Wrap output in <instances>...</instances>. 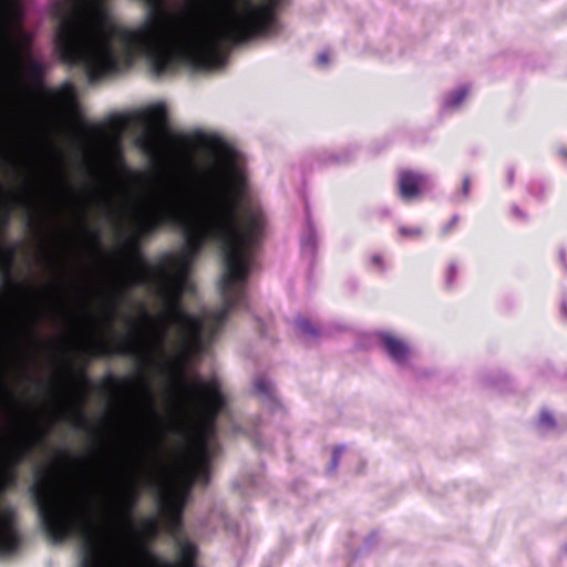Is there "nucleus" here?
<instances>
[{"label":"nucleus","mask_w":567,"mask_h":567,"mask_svg":"<svg viewBox=\"0 0 567 567\" xmlns=\"http://www.w3.org/2000/svg\"><path fill=\"white\" fill-rule=\"evenodd\" d=\"M197 142L199 166L165 172L130 207L140 235L169 227L182 237L179 249L164 254L156 266L140 257L132 278L165 309V322L150 337L151 352H165L171 327L178 352L202 354L231 312L250 311L247 278L259 265L267 216L249 184L244 154L217 135L199 133Z\"/></svg>","instance_id":"1"},{"label":"nucleus","mask_w":567,"mask_h":567,"mask_svg":"<svg viewBox=\"0 0 567 567\" xmlns=\"http://www.w3.org/2000/svg\"><path fill=\"white\" fill-rule=\"evenodd\" d=\"M178 392L186 419L184 436L187 447L167 474L165 496L181 507L195 484L207 485L209 482V463L220 451L217 441L218 417L225 419L221 425L225 431L236 435L245 434L260 447L264 444L259 437L260 419H251L246 426L239 423L228 406V399L217 375L205 379L194 372L190 380L181 379Z\"/></svg>","instance_id":"2"},{"label":"nucleus","mask_w":567,"mask_h":567,"mask_svg":"<svg viewBox=\"0 0 567 567\" xmlns=\"http://www.w3.org/2000/svg\"><path fill=\"white\" fill-rule=\"evenodd\" d=\"M377 337L381 350L400 371L413 370L414 350L406 339L390 331H380Z\"/></svg>","instance_id":"3"},{"label":"nucleus","mask_w":567,"mask_h":567,"mask_svg":"<svg viewBox=\"0 0 567 567\" xmlns=\"http://www.w3.org/2000/svg\"><path fill=\"white\" fill-rule=\"evenodd\" d=\"M432 186V177L421 172L405 169L398 175L399 196L406 203L416 199L422 192Z\"/></svg>","instance_id":"4"},{"label":"nucleus","mask_w":567,"mask_h":567,"mask_svg":"<svg viewBox=\"0 0 567 567\" xmlns=\"http://www.w3.org/2000/svg\"><path fill=\"white\" fill-rule=\"evenodd\" d=\"M252 388L255 394L261 400L262 404L268 410L276 412L277 410L282 409V405L277 396L276 386L267 374H257L252 381Z\"/></svg>","instance_id":"5"},{"label":"nucleus","mask_w":567,"mask_h":567,"mask_svg":"<svg viewBox=\"0 0 567 567\" xmlns=\"http://www.w3.org/2000/svg\"><path fill=\"white\" fill-rule=\"evenodd\" d=\"M318 249V234L317 229L307 214L303 228L300 234V250L302 258L312 264Z\"/></svg>","instance_id":"6"},{"label":"nucleus","mask_w":567,"mask_h":567,"mask_svg":"<svg viewBox=\"0 0 567 567\" xmlns=\"http://www.w3.org/2000/svg\"><path fill=\"white\" fill-rule=\"evenodd\" d=\"M100 147L114 163L123 162V133L121 130L106 133L101 137Z\"/></svg>","instance_id":"7"},{"label":"nucleus","mask_w":567,"mask_h":567,"mask_svg":"<svg viewBox=\"0 0 567 567\" xmlns=\"http://www.w3.org/2000/svg\"><path fill=\"white\" fill-rule=\"evenodd\" d=\"M354 156V148L347 147L340 151H322L317 156V166L344 165Z\"/></svg>","instance_id":"8"},{"label":"nucleus","mask_w":567,"mask_h":567,"mask_svg":"<svg viewBox=\"0 0 567 567\" xmlns=\"http://www.w3.org/2000/svg\"><path fill=\"white\" fill-rule=\"evenodd\" d=\"M470 93V85L461 84L447 93L441 99V107L444 112H454L461 107L466 96Z\"/></svg>","instance_id":"9"},{"label":"nucleus","mask_w":567,"mask_h":567,"mask_svg":"<svg viewBox=\"0 0 567 567\" xmlns=\"http://www.w3.org/2000/svg\"><path fill=\"white\" fill-rule=\"evenodd\" d=\"M296 328L300 334L311 340L318 339L323 333L321 328L306 318H298L296 320Z\"/></svg>","instance_id":"10"},{"label":"nucleus","mask_w":567,"mask_h":567,"mask_svg":"<svg viewBox=\"0 0 567 567\" xmlns=\"http://www.w3.org/2000/svg\"><path fill=\"white\" fill-rule=\"evenodd\" d=\"M537 427L544 433L554 432L557 427L554 415L548 410H543L537 420Z\"/></svg>","instance_id":"11"},{"label":"nucleus","mask_w":567,"mask_h":567,"mask_svg":"<svg viewBox=\"0 0 567 567\" xmlns=\"http://www.w3.org/2000/svg\"><path fill=\"white\" fill-rule=\"evenodd\" d=\"M398 231L402 237H406V238H419L423 234L422 228L419 226H413V227L400 226L398 228Z\"/></svg>","instance_id":"12"},{"label":"nucleus","mask_w":567,"mask_h":567,"mask_svg":"<svg viewBox=\"0 0 567 567\" xmlns=\"http://www.w3.org/2000/svg\"><path fill=\"white\" fill-rule=\"evenodd\" d=\"M343 451H344V446L343 445L337 446L332 451V457H331V461H330V464H329V467H328V472L329 473H333L337 470V467L339 465L340 457H341Z\"/></svg>","instance_id":"13"},{"label":"nucleus","mask_w":567,"mask_h":567,"mask_svg":"<svg viewBox=\"0 0 567 567\" xmlns=\"http://www.w3.org/2000/svg\"><path fill=\"white\" fill-rule=\"evenodd\" d=\"M457 276V267L454 262H451L447 266V269L445 271V285L447 287H452Z\"/></svg>","instance_id":"14"},{"label":"nucleus","mask_w":567,"mask_h":567,"mask_svg":"<svg viewBox=\"0 0 567 567\" xmlns=\"http://www.w3.org/2000/svg\"><path fill=\"white\" fill-rule=\"evenodd\" d=\"M458 219L457 215L452 216V218L441 227L440 235L442 237L447 236L456 227Z\"/></svg>","instance_id":"15"},{"label":"nucleus","mask_w":567,"mask_h":567,"mask_svg":"<svg viewBox=\"0 0 567 567\" xmlns=\"http://www.w3.org/2000/svg\"><path fill=\"white\" fill-rule=\"evenodd\" d=\"M55 178H56V182L64 188H68L69 185H68V181H66V176H65V173H64V169H63V166H62V163L61 161L59 159L58 164H56V167H55Z\"/></svg>","instance_id":"16"},{"label":"nucleus","mask_w":567,"mask_h":567,"mask_svg":"<svg viewBox=\"0 0 567 567\" xmlns=\"http://www.w3.org/2000/svg\"><path fill=\"white\" fill-rule=\"evenodd\" d=\"M370 262H371V266L380 271V272H383L385 270V264H384V260H383V257L379 254H374L371 259H370Z\"/></svg>","instance_id":"17"},{"label":"nucleus","mask_w":567,"mask_h":567,"mask_svg":"<svg viewBox=\"0 0 567 567\" xmlns=\"http://www.w3.org/2000/svg\"><path fill=\"white\" fill-rule=\"evenodd\" d=\"M258 480L257 477L252 476V475H248L244 481L243 483L238 484V488H243V489H247L248 487H256L258 485Z\"/></svg>","instance_id":"18"},{"label":"nucleus","mask_w":567,"mask_h":567,"mask_svg":"<svg viewBox=\"0 0 567 567\" xmlns=\"http://www.w3.org/2000/svg\"><path fill=\"white\" fill-rule=\"evenodd\" d=\"M220 522L223 523L224 527L230 532H236L237 530V524L234 523V522H230L226 516H224L223 514H220Z\"/></svg>","instance_id":"19"},{"label":"nucleus","mask_w":567,"mask_h":567,"mask_svg":"<svg viewBox=\"0 0 567 567\" xmlns=\"http://www.w3.org/2000/svg\"><path fill=\"white\" fill-rule=\"evenodd\" d=\"M511 213L512 216L517 219L525 220L527 218L526 214L517 205H513L511 207Z\"/></svg>","instance_id":"20"},{"label":"nucleus","mask_w":567,"mask_h":567,"mask_svg":"<svg viewBox=\"0 0 567 567\" xmlns=\"http://www.w3.org/2000/svg\"><path fill=\"white\" fill-rule=\"evenodd\" d=\"M468 194H470V178L468 177H464L463 178L461 196L463 198H466L468 196Z\"/></svg>","instance_id":"21"},{"label":"nucleus","mask_w":567,"mask_h":567,"mask_svg":"<svg viewBox=\"0 0 567 567\" xmlns=\"http://www.w3.org/2000/svg\"><path fill=\"white\" fill-rule=\"evenodd\" d=\"M535 186H536V185H534V184H533V185H530V187H529V192H530L533 195L537 196V197H542V196L544 195V193H545V186H544V185H542V184H537V186H538L537 190H535V189H534V187H535Z\"/></svg>","instance_id":"22"},{"label":"nucleus","mask_w":567,"mask_h":567,"mask_svg":"<svg viewBox=\"0 0 567 567\" xmlns=\"http://www.w3.org/2000/svg\"><path fill=\"white\" fill-rule=\"evenodd\" d=\"M506 181L508 186H513L515 182V169L514 167H508L506 173Z\"/></svg>","instance_id":"23"},{"label":"nucleus","mask_w":567,"mask_h":567,"mask_svg":"<svg viewBox=\"0 0 567 567\" xmlns=\"http://www.w3.org/2000/svg\"><path fill=\"white\" fill-rule=\"evenodd\" d=\"M329 62V56L327 53L324 52H321L318 56H317V63L318 65L320 66H326Z\"/></svg>","instance_id":"24"},{"label":"nucleus","mask_w":567,"mask_h":567,"mask_svg":"<svg viewBox=\"0 0 567 567\" xmlns=\"http://www.w3.org/2000/svg\"><path fill=\"white\" fill-rule=\"evenodd\" d=\"M559 259H560V262H561L565 271H567V259H566V250H565V248H560L559 249Z\"/></svg>","instance_id":"25"},{"label":"nucleus","mask_w":567,"mask_h":567,"mask_svg":"<svg viewBox=\"0 0 567 567\" xmlns=\"http://www.w3.org/2000/svg\"><path fill=\"white\" fill-rule=\"evenodd\" d=\"M145 392H146L145 395H146V400H147V404H148V408L151 410V413L155 414V410H154V405H153V399H152L151 394L147 391H145Z\"/></svg>","instance_id":"26"},{"label":"nucleus","mask_w":567,"mask_h":567,"mask_svg":"<svg viewBox=\"0 0 567 567\" xmlns=\"http://www.w3.org/2000/svg\"><path fill=\"white\" fill-rule=\"evenodd\" d=\"M121 351L125 354H132L134 350L131 347H123Z\"/></svg>","instance_id":"27"},{"label":"nucleus","mask_w":567,"mask_h":567,"mask_svg":"<svg viewBox=\"0 0 567 567\" xmlns=\"http://www.w3.org/2000/svg\"><path fill=\"white\" fill-rule=\"evenodd\" d=\"M560 310H561L563 316L567 319V305H566V302L561 303Z\"/></svg>","instance_id":"28"},{"label":"nucleus","mask_w":567,"mask_h":567,"mask_svg":"<svg viewBox=\"0 0 567 567\" xmlns=\"http://www.w3.org/2000/svg\"><path fill=\"white\" fill-rule=\"evenodd\" d=\"M560 155L567 159V151L566 150H561Z\"/></svg>","instance_id":"29"},{"label":"nucleus","mask_w":567,"mask_h":567,"mask_svg":"<svg viewBox=\"0 0 567 567\" xmlns=\"http://www.w3.org/2000/svg\"><path fill=\"white\" fill-rule=\"evenodd\" d=\"M144 148H145V151H146V152H151V150H150V148H151V147H150V145H145V146H144Z\"/></svg>","instance_id":"30"}]
</instances>
